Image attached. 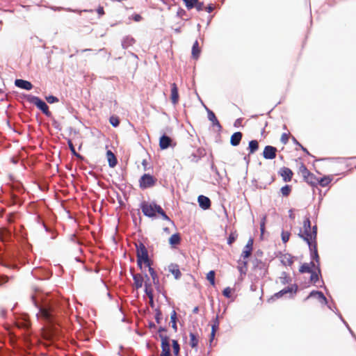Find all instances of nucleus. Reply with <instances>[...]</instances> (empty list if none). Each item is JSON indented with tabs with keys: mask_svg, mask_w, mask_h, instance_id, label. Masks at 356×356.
<instances>
[{
	"mask_svg": "<svg viewBox=\"0 0 356 356\" xmlns=\"http://www.w3.org/2000/svg\"><path fill=\"white\" fill-rule=\"evenodd\" d=\"M140 208L143 213L149 218H155L156 213L161 215L165 220H170L169 217L164 212L161 206L156 204L154 202H149L143 201L140 204Z\"/></svg>",
	"mask_w": 356,
	"mask_h": 356,
	"instance_id": "obj_2",
	"label": "nucleus"
},
{
	"mask_svg": "<svg viewBox=\"0 0 356 356\" xmlns=\"http://www.w3.org/2000/svg\"><path fill=\"white\" fill-rule=\"evenodd\" d=\"M159 337L161 340V356H170V345L169 338L163 334H160Z\"/></svg>",
	"mask_w": 356,
	"mask_h": 356,
	"instance_id": "obj_7",
	"label": "nucleus"
},
{
	"mask_svg": "<svg viewBox=\"0 0 356 356\" xmlns=\"http://www.w3.org/2000/svg\"><path fill=\"white\" fill-rule=\"evenodd\" d=\"M277 149L275 147L267 145L265 147L263 156L266 159H273L276 156Z\"/></svg>",
	"mask_w": 356,
	"mask_h": 356,
	"instance_id": "obj_11",
	"label": "nucleus"
},
{
	"mask_svg": "<svg viewBox=\"0 0 356 356\" xmlns=\"http://www.w3.org/2000/svg\"><path fill=\"white\" fill-rule=\"evenodd\" d=\"M51 9L54 11H60L61 10H63L64 8L62 7H51Z\"/></svg>",
	"mask_w": 356,
	"mask_h": 356,
	"instance_id": "obj_60",
	"label": "nucleus"
},
{
	"mask_svg": "<svg viewBox=\"0 0 356 356\" xmlns=\"http://www.w3.org/2000/svg\"><path fill=\"white\" fill-rule=\"evenodd\" d=\"M181 238L179 234H172L169 238V243L172 245H178L180 243Z\"/></svg>",
	"mask_w": 356,
	"mask_h": 356,
	"instance_id": "obj_31",
	"label": "nucleus"
},
{
	"mask_svg": "<svg viewBox=\"0 0 356 356\" xmlns=\"http://www.w3.org/2000/svg\"><path fill=\"white\" fill-rule=\"evenodd\" d=\"M280 258L281 263L284 266H291L293 263V257L290 254H282Z\"/></svg>",
	"mask_w": 356,
	"mask_h": 356,
	"instance_id": "obj_20",
	"label": "nucleus"
},
{
	"mask_svg": "<svg viewBox=\"0 0 356 356\" xmlns=\"http://www.w3.org/2000/svg\"><path fill=\"white\" fill-rule=\"evenodd\" d=\"M332 181V179L329 177H324L321 179H318V184H320L321 186L325 187L327 186L330 181Z\"/></svg>",
	"mask_w": 356,
	"mask_h": 356,
	"instance_id": "obj_34",
	"label": "nucleus"
},
{
	"mask_svg": "<svg viewBox=\"0 0 356 356\" xmlns=\"http://www.w3.org/2000/svg\"><path fill=\"white\" fill-rule=\"evenodd\" d=\"M195 7L196 8L197 10L201 11L204 9V5L202 2H198L195 3Z\"/></svg>",
	"mask_w": 356,
	"mask_h": 356,
	"instance_id": "obj_52",
	"label": "nucleus"
},
{
	"mask_svg": "<svg viewBox=\"0 0 356 356\" xmlns=\"http://www.w3.org/2000/svg\"><path fill=\"white\" fill-rule=\"evenodd\" d=\"M237 234L236 233H231L227 238V243L232 245L236 240Z\"/></svg>",
	"mask_w": 356,
	"mask_h": 356,
	"instance_id": "obj_45",
	"label": "nucleus"
},
{
	"mask_svg": "<svg viewBox=\"0 0 356 356\" xmlns=\"http://www.w3.org/2000/svg\"><path fill=\"white\" fill-rule=\"evenodd\" d=\"M135 40L132 37L127 36L122 41V46L124 49H127L134 43Z\"/></svg>",
	"mask_w": 356,
	"mask_h": 356,
	"instance_id": "obj_28",
	"label": "nucleus"
},
{
	"mask_svg": "<svg viewBox=\"0 0 356 356\" xmlns=\"http://www.w3.org/2000/svg\"><path fill=\"white\" fill-rule=\"evenodd\" d=\"M145 293L147 294V296L149 297V298L152 300V298H153V293H152V291L151 289L149 288V286L147 283H145Z\"/></svg>",
	"mask_w": 356,
	"mask_h": 356,
	"instance_id": "obj_44",
	"label": "nucleus"
},
{
	"mask_svg": "<svg viewBox=\"0 0 356 356\" xmlns=\"http://www.w3.org/2000/svg\"><path fill=\"white\" fill-rule=\"evenodd\" d=\"M291 192V186L286 185L281 188V193L284 196H288Z\"/></svg>",
	"mask_w": 356,
	"mask_h": 356,
	"instance_id": "obj_41",
	"label": "nucleus"
},
{
	"mask_svg": "<svg viewBox=\"0 0 356 356\" xmlns=\"http://www.w3.org/2000/svg\"><path fill=\"white\" fill-rule=\"evenodd\" d=\"M305 180L312 186H316L318 184V178H316L311 172L307 175V177L305 178Z\"/></svg>",
	"mask_w": 356,
	"mask_h": 356,
	"instance_id": "obj_29",
	"label": "nucleus"
},
{
	"mask_svg": "<svg viewBox=\"0 0 356 356\" xmlns=\"http://www.w3.org/2000/svg\"><path fill=\"white\" fill-rule=\"evenodd\" d=\"M176 318H177V314H176L175 311H173L172 313L171 314L170 321L172 323V327L175 331H177V330Z\"/></svg>",
	"mask_w": 356,
	"mask_h": 356,
	"instance_id": "obj_38",
	"label": "nucleus"
},
{
	"mask_svg": "<svg viewBox=\"0 0 356 356\" xmlns=\"http://www.w3.org/2000/svg\"><path fill=\"white\" fill-rule=\"evenodd\" d=\"M106 156L109 166L111 168L115 167L118 163L115 154L111 150H108L106 152Z\"/></svg>",
	"mask_w": 356,
	"mask_h": 356,
	"instance_id": "obj_23",
	"label": "nucleus"
},
{
	"mask_svg": "<svg viewBox=\"0 0 356 356\" xmlns=\"http://www.w3.org/2000/svg\"><path fill=\"white\" fill-rule=\"evenodd\" d=\"M310 298H316L319 302L323 305H327V300L323 293L321 291H312L310 292L309 296L305 299V300H308Z\"/></svg>",
	"mask_w": 356,
	"mask_h": 356,
	"instance_id": "obj_10",
	"label": "nucleus"
},
{
	"mask_svg": "<svg viewBox=\"0 0 356 356\" xmlns=\"http://www.w3.org/2000/svg\"><path fill=\"white\" fill-rule=\"evenodd\" d=\"M171 143L172 139L164 134L160 138L159 147L161 149H168L171 145Z\"/></svg>",
	"mask_w": 356,
	"mask_h": 356,
	"instance_id": "obj_15",
	"label": "nucleus"
},
{
	"mask_svg": "<svg viewBox=\"0 0 356 356\" xmlns=\"http://www.w3.org/2000/svg\"><path fill=\"white\" fill-rule=\"evenodd\" d=\"M198 203L200 207L204 210L209 209L211 207V200L204 195L198 197Z\"/></svg>",
	"mask_w": 356,
	"mask_h": 356,
	"instance_id": "obj_16",
	"label": "nucleus"
},
{
	"mask_svg": "<svg viewBox=\"0 0 356 356\" xmlns=\"http://www.w3.org/2000/svg\"><path fill=\"white\" fill-rule=\"evenodd\" d=\"M279 279L280 282L283 284L289 283V277L288 276V274L286 272H282Z\"/></svg>",
	"mask_w": 356,
	"mask_h": 356,
	"instance_id": "obj_36",
	"label": "nucleus"
},
{
	"mask_svg": "<svg viewBox=\"0 0 356 356\" xmlns=\"http://www.w3.org/2000/svg\"><path fill=\"white\" fill-rule=\"evenodd\" d=\"M289 212V218L291 219H294L295 218V215L293 213V210L290 209Z\"/></svg>",
	"mask_w": 356,
	"mask_h": 356,
	"instance_id": "obj_59",
	"label": "nucleus"
},
{
	"mask_svg": "<svg viewBox=\"0 0 356 356\" xmlns=\"http://www.w3.org/2000/svg\"><path fill=\"white\" fill-rule=\"evenodd\" d=\"M185 3L186 6L188 9H191L195 7V3H197V0H183Z\"/></svg>",
	"mask_w": 356,
	"mask_h": 356,
	"instance_id": "obj_39",
	"label": "nucleus"
},
{
	"mask_svg": "<svg viewBox=\"0 0 356 356\" xmlns=\"http://www.w3.org/2000/svg\"><path fill=\"white\" fill-rule=\"evenodd\" d=\"M146 266L148 267V270H149V273L152 278L153 283L155 285H159V277H158L157 274H156V271L154 270V269L151 267V264H149V266Z\"/></svg>",
	"mask_w": 356,
	"mask_h": 356,
	"instance_id": "obj_27",
	"label": "nucleus"
},
{
	"mask_svg": "<svg viewBox=\"0 0 356 356\" xmlns=\"http://www.w3.org/2000/svg\"><path fill=\"white\" fill-rule=\"evenodd\" d=\"M31 300L37 309V319L45 323H53L55 321V310L48 294L40 289H35L31 294Z\"/></svg>",
	"mask_w": 356,
	"mask_h": 356,
	"instance_id": "obj_1",
	"label": "nucleus"
},
{
	"mask_svg": "<svg viewBox=\"0 0 356 356\" xmlns=\"http://www.w3.org/2000/svg\"><path fill=\"white\" fill-rule=\"evenodd\" d=\"M258 148H259V144L257 140H252L250 141L248 149L250 150V154H253L254 152H256L258 149Z\"/></svg>",
	"mask_w": 356,
	"mask_h": 356,
	"instance_id": "obj_33",
	"label": "nucleus"
},
{
	"mask_svg": "<svg viewBox=\"0 0 356 356\" xmlns=\"http://www.w3.org/2000/svg\"><path fill=\"white\" fill-rule=\"evenodd\" d=\"M190 346L192 347V348H196L198 345V339L197 337V336L194 334V333H192L191 332L190 334Z\"/></svg>",
	"mask_w": 356,
	"mask_h": 356,
	"instance_id": "obj_32",
	"label": "nucleus"
},
{
	"mask_svg": "<svg viewBox=\"0 0 356 356\" xmlns=\"http://www.w3.org/2000/svg\"><path fill=\"white\" fill-rule=\"evenodd\" d=\"M46 100L49 104L56 103L59 101L56 97L53 96V95H49V96L46 97Z\"/></svg>",
	"mask_w": 356,
	"mask_h": 356,
	"instance_id": "obj_46",
	"label": "nucleus"
},
{
	"mask_svg": "<svg viewBox=\"0 0 356 356\" xmlns=\"http://www.w3.org/2000/svg\"><path fill=\"white\" fill-rule=\"evenodd\" d=\"M299 147H300L302 149V151H303V152H305L306 154H309V152L307 151V149L306 148H305L302 145H301V146H299Z\"/></svg>",
	"mask_w": 356,
	"mask_h": 356,
	"instance_id": "obj_63",
	"label": "nucleus"
},
{
	"mask_svg": "<svg viewBox=\"0 0 356 356\" xmlns=\"http://www.w3.org/2000/svg\"><path fill=\"white\" fill-rule=\"evenodd\" d=\"M293 140L296 145H297L298 146H301V144L298 143L294 137H293Z\"/></svg>",
	"mask_w": 356,
	"mask_h": 356,
	"instance_id": "obj_64",
	"label": "nucleus"
},
{
	"mask_svg": "<svg viewBox=\"0 0 356 356\" xmlns=\"http://www.w3.org/2000/svg\"><path fill=\"white\" fill-rule=\"evenodd\" d=\"M165 330H165V327H160L159 328V330H158V332H159V335H160V334H161V332H165Z\"/></svg>",
	"mask_w": 356,
	"mask_h": 356,
	"instance_id": "obj_62",
	"label": "nucleus"
},
{
	"mask_svg": "<svg viewBox=\"0 0 356 356\" xmlns=\"http://www.w3.org/2000/svg\"><path fill=\"white\" fill-rule=\"evenodd\" d=\"M133 280L134 282V285L137 289L143 286L144 279L141 274H133Z\"/></svg>",
	"mask_w": 356,
	"mask_h": 356,
	"instance_id": "obj_22",
	"label": "nucleus"
},
{
	"mask_svg": "<svg viewBox=\"0 0 356 356\" xmlns=\"http://www.w3.org/2000/svg\"><path fill=\"white\" fill-rule=\"evenodd\" d=\"M206 9H207V11L208 13H211V12L213 11V7L212 6H211V5H210V6H209L208 7H207V8H206Z\"/></svg>",
	"mask_w": 356,
	"mask_h": 356,
	"instance_id": "obj_61",
	"label": "nucleus"
},
{
	"mask_svg": "<svg viewBox=\"0 0 356 356\" xmlns=\"http://www.w3.org/2000/svg\"><path fill=\"white\" fill-rule=\"evenodd\" d=\"M288 140H289V134H287L286 133L282 134V136H281V142L283 144H286L288 143Z\"/></svg>",
	"mask_w": 356,
	"mask_h": 356,
	"instance_id": "obj_49",
	"label": "nucleus"
},
{
	"mask_svg": "<svg viewBox=\"0 0 356 356\" xmlns=\"http://www.w3.org/2000/svg\"><path fill=\"white\" fill-rule=\"evenodd\" d=\"M156 179L149 174L143 175L140 179V186L142 188H149L154 185Z\"/></svg>",
	"mask_w": 356,
	"mask_h": 356,
	"instance_id": "obj_6",
	"label": "nucleus"
},
{
	"mask_svg": "<svg viewBox=\"0 0 356 356\" xmlns=\"http://www.w3.org/2000/svg\"><path fill=\"white\" fill-rule=\"evenodd\" d=\"M68 145H69V147H70V150L72 152V153L76 155V156H79V155L78 154H76V151H75V149L73 146V144L71 141H69L68 143Z\"/></svg>",
	"mask_w": 356,
	"mask_h": 356,
	"instance_id": "obj_54",
	"label": "nucleus"
},
{
	"mask_svg": "<svg viewBox=\"0 0 356 356\" xmlns=\"http://www.w3.org/2000/svg\"><path fill=\"white\" fill-rule=\"evenodd\" d=\"M168 270L174 275L176 280L179 279L181 276L179 266L176 264H170L168 266Z\"/></svg>",
	"mask_w": 356,
	"mask_h": 356,
	"instance_id": "obj_18",
	"label": "nucleus"
},
{
	"mask_svg": "<svg viewBox=\"0 0 356 356\" xmlns=\"http://www.w3.org/2000/svg\"><path fill=\"white\" fill-rule=\"evenodd\" d=\"M300 170L304 177V179L307 177V175L310 173V172L307 169V168L305 165H302L300 168Z\"/></svg>",
	"mask_w": 356,
	"mask_h": 356,
	"instance_id": "obj_50",
	"label": "nucleus"
},
{
	"mask_svg": "<svg viewBox=\"0 0 356 356\" xmlns=\"http://www.w3.org/2000/svg\"><path fill=\"white\" fill-rule=\"evenodd\" d=\"M281 236L283 243H285L288 242L289 240L290 233L289 232L282 231Z\"/></svg>",
	"mask_w": 356,
	"mask_h": 356,
	"instance_id": "obj_43",
	"label": "nucleus"
},
{
	"mask_svg": "<svg viewBox=\"0 0 356 356\" xmlns=\"http://www.w3.org/2000/svg\"><path fill=\"white\" fill-rule=\"evenodd\" d=\"M16 326L19 328L29 329L31 326V323L27 314H22L15 320Z\"/></svg>",
	"mask_w": 356,
	"mask_h": 356,
	"instance_id": "obj_8",
	"label": "nucleus"
},
{
	"mask_svg": "<svg viewBox=\"0 0 356 356\" xmlns=\"http://www.w3.org/2000/svg\"><path fill=\"white\" fill-rule=\"evenodd\" d=\"M109 121L112 126L114 127H117L120 124V120L118 118L115 116H111L109 119Z\"/></svg>",
	"mask_w": 356,
	"mask_h": 356,
	"instance_id": "obj_42",
	"label": "nucleus"
},
{
	"mask_svg": "<svg viewBox=\"0 0 356 356\" xmlns=\"http://www.w3.org/2000/svg\"><path fill=\"white\" fill-rule=\"evenodd\" d=\"M172 348H173V353L175 355L178 356L180 350L179 344L178 343L177 341L172 340Z\"/></svg>",
	"mask_w": 356,
	"mask_h": 356,
	"instance_id": "obj_37",
	"label": "nucleus"
},
{
	"mask_svg": "<svg viewBox=\"0 0 356 356\" xmlns=\"http://www.w3.org/2000/svg\"><path fill=\"white\" fill-rule=\"evenodd\" d=\"M97 12L98 13V15L99 16H102L103 15H104V8L103 7H99L97 9Z\"/></svg>",
	"mask_w": 356,
	"mask_h": 356,
	"instance_id": "obj_56",
	"label": "nucleus"
},
{
	"mask_svg": "<svg viewBox=\"0 0 356 356\" xmlns=\"http://www.w3.org/2000/svg\"><path fill=\"white\" fill-rule=\"evenodd\" d=\"M1 280H0V285L3 284V283H6L8 282V277L7 276H1L0 277Z\"/></svg>",
	"mask_w": 356,
	"mask_h": 356,
	"instance_id": "obj_55",
	"label": "nucleus"
},
{
	"mask_svg": "<svg viewBox=\"0 0 356 356\" xmlns=\"http://www.w3.org/2000/svg\"><path fill=\"white\" fill-rule=\"evenodd\" d=\"M232 291V289L230 287H226L223 290L222 294H223L224 296H225L226 298H229L231 297Z\"/></svg>",
	"mask_w": 356,
	"mask_h": 356,
	"instance_id": "obj_47",
	"label": "nucleus"
},
{
	"mask_svg": "<svg viewBox=\"0 0 356 356\" xmlns=\"http://www.w3.org/2000/svg\"><path fill=\"white\" fill-rule=\"evenodd\" d=\"M207 279L212 286H215V272L213 270H211L207 273Z\"/></svg>",
	"mask_w": 356,
	"mask_h": 356,
	"instance_id": "obj_35",
	"label": "nucleus"
},
{
	"mask_svg": "<svg viewBox=\"0 0 356 356\" xmlns=\"http://www.w3.org/2000/svg\"><path fill=\"white\" fill-rule=\"evenodd\" d=\"M310 266L316 268V264L313 261H311L309 264H307V263L303 264L300 268V270H299L300 272L302 273H311L312 269H311Z\"/></svg>",
	"mask_w": 356,
	"mask_h": 356,
	"instance_id": "obj_26",
	"label": "nucleus"
},
{
	"mask_svg": "<svg viewBox=\"0 0 356 356\" xmlns=\"http://www.w3.org/2000/svg\"><path fill=\"white\" fill-rule=\"evenodd\" d=\"M280 174L284 181H290L293 175L292 171L289 168L285 167L281 168Z\"/></svg>",
	"mask_w": 356,
	"mask_h": 356,
	"instance_id": "obj_19",
	"label": "nucleus"
},
{
	"mask_svg": "<svg viewBox=\"0 0 356 356\" xmlns=\"http://www.w3.org/2000/svg\"><path fill=\"white\" fill-rule=\"evenodd\" d=\"M242 136H243V135H242L241 132H239V131L235 132L231 136V138H230L231 145L232 146L238 145L241 140Z\"/></svg>",
	"mask_w": 356,
	"mask_h": 356,
	"instance_id": "obj_21",
	"label": "nucleus"
},
{
	"mask_svg": "<svg viewBox=\"0 0 356 356\" xmlns=\"http://www.w3.org/2000/svg\"><path fill=\"white\" fill-rule=\"evenodd\" d=\"M219 327V320L218 316L217 315L216 318L213 321V324L211 326V341L213 340L215 333Z\"/></svg>",
	"mask_w": 356,
	"mask_h": 356,
	"instance_id": "obj_30",
	"label": "nucleus"
},
{
	"mask_svg": "<svg viewBox=\"0 0 356 356\" xmlns=\"http://www.w3.org/2000/svg\"><path fill=\"white\" fill-rule=\"evenodd\" d=\"M15 85L19 88L26 90H31L33 88V84L30 81L24 79H16Z\"/></svg>",
	"mask_w": 356,
	"mask_h": 356,
	"instance_id": "obj_13",
	"label": "nucleus"
},
{
	"mask_svg": "<svg viewBox=\"0 0 356 356\" xmlns=\"http://www.w3.org/2000/svg\"><path fill=\"white\" fill-rule=\"evenodd\" d=\"M200 48L198 42L196 40L192 47V57L194 59H197L200 55Z\"/></svg>",
	"mask_w": 356,
	"mask_h": 356,
	"instance_id": "obj_24",
	"label": "nucleus"
},
{
	"mask_svg": "<svg viewBox=\"0 0 356 356\" xmlns=\"http://www.w3.org/2000/svg\"><path fill=\"white\" fill-rule=\"evenodd\" d=\"M252 245H253V240L252 238H250L245 245L241 256L245 259L250 256L252 251Z\"/></svg>",
	"mask_w": 356,
	"mask_h": 356,
	"instance_id": "obj_17",
	"label": "nucleus"
},
{
	"mask_svg": "<svg viewBox=\"0 0 356 356\" xmlns=\"http://www.w3.org/2000/svg\"><path fill=\"white\" fill-rule=\"evenodd\" d=\"M304 233L298 234L300 238L305 241L307 245L316 242L317 236V227L314 226L311 227V222L309 218H307L303 222Z\"/></svg>",
	"mask_w": 356,
	"mask_h": 356,
	"instance_id": "obj_3",
	"label": "nucleus"
},
{
	"mask_svg": "<svg viewBox=\"0 0 356 356\" xmlns=\"http://www.w3.org/2000/svg\"><path fill=\"white\" fill-rule=\"evenodd\" d=\"M311 253V258L316 261L317 263L316 265V270H318V273H320V266H319V256L318 254L317 250V246H316V242H314L310 243V245H308Z\"/></svg>",
	"mask_w": 356,
	"mask_h": 356,
	"instance_id": "obj_9",
	"label": "nucleus"
},
{
	"mask_svg": "<svg viewBox=\"0 0 356 356\" xmlns=\"http://www.w3.org/2000/svg\"><path fill=\"white\" fill-rule=\"evenodd\" d=\"M26 99L29 103L35 105L47 117L51 115L47 104L39 97L29 95L26 97Z\"/></svg>",
	"mask_w": 356,
	"mask_h": 356,
	"instance_id": "obj_5",
	"label": "nucleus"
},
{
	"mask_svg": "<svg viewBox=\"0 0 356 356\" xmlns=\"http://www.w3.org/2000/svg\"><path fill=\"white\" fill-rule=\"evenodd\" d=\"M204 107L207 111L209 120L212 122V125L213 127H217L218 131H220L222 129V126L220 125L219 121L216 118L214 113L212 111H211L209 108H208L206 106H204Z\"/></svg>",
	"mask_w": 356,
	"mask_h": 356,
	"instance_id": "obj_12",
	"label": "nucleus"
},
{
	"mask_svg": "<svg viewBox=\"0 0 356 356\" xmlns=\"http://www.w3.org/2000/svg\"><path fill=\"white\" fill-rule=\"evenodd\" d=\"M211 170L213 172H214L216 175H219L217 168L213 164L211 165Z\"/></svg>",
	"mask_w": 356,
	"mask_h": 356,
	"instance_id": "obj_57",
	"label": "nucleus"
},
{
	"mask_svg": "<svg viewBox=\"0 0 356 356\" xmlns=\"http://www.w3.org/2000/svg\"><path fill=\"white\" fill-rule=\"evenodd\" d=\"M170 99L173 105H176L179 102L178 88L175 83L171 84Z\"/></svg>",
	"mask_w": 356,
	"mask_h": 356,
	"instance_id": "obj_14",
	"label": "nucleus"
},
{
	"mask_svg": "<svg viewBox=\"0 0 356 356\" xmlns=\"http://www.w3.org/2000/svg\"><path fill=\"white\" fill-rule=\"evenodd\" d=\"M136 245L138 266L141 268L143 262L145 266H149L151 262L149 259L148 252L145 245L143 243H139Z\"/></svg>",
	"mask_w": 356,
	"mask_h": 356,
	"instance_id": "obj_4",
	"label": "nucleus"
},
{
	"mask_svg": "<svg viewBox=\"0 0 356 356\" xmlns=\"http://www.w3.org/2000/svg\"><path fill=\"white\" fill-rule=\"evenodd\" d=\"M339 317L340 318V319L343 321V323L346 325V326L347 327V328L348 329V330L350 331V334L354 336V334L353 332V331L351 330V329L350 328V327L348 326V323L343 320V317L341 316V315L340 314H338Z\"/></svg>",
	"mask_w": 356,
	"mask_h": 356,
	"instance_id": "obj_53",
	"label": "nucleus"
},
{
	"mask_svg": "<svg viewBox=\"0 0 356 356\" xmlns=\"http://www.w3.org/2000/svg\"><path fill=\"white\" fill-rule=\"evenodd\" d=\"M266 218V216H264L260 223V230L262 234L264 232Z\"/></svg>",
	"mask_w": 356,
	"mask_h": 356,
	"instance_id": "obj_51",
	"label": "nucleus"
},
{
	"mask_svg": "<svg viewBox=\"0 0 356 356\" xmlns=\"http://www.w3.org/2000/svg\"><path fill=\"white\" fill-rule=\"evenodd\" d=\"M288 293H289L291 295L293 293V288L292 287L287 286V287L283 289L282 290L280 291L279 292L275 293L274 297L275 298H280L282 297L283 296L288 294Z\"/></svg>",
	"mask_w": 356,
	"mask_h": 356,
	"instance_id": "obj_25",
	"label": "nucleus"
},
{
	"mask_svg": "<svg viewBox=\"0 0 356 356\" xmlns=\"http://www.w3.org/2000/svg\"><path fill=\"white\" fill-rule=\"evenodd\" d=\"M317 271H318V270H317ZM310 273H311L310 280L313 283H316L318 280V274H320L321 272L318 273V272L312 270V272Z\"/></svg>",
	"mask_w": 356,
	"mask_h": 356,
	"instance_id": "obj_40",
	"label": "nucleus"
},
{
	"mask_svg": "<svg viewBox=\"0 0 356 356\" xmlns=\"http://www.w3.org/2000/svg\"><path fill=\"white\" fill-rule=\"evenodd\" d=\"M141 16L140 15H136L134 17V20L136 22H139L141 19Z\"/></svg>",
	"mask_w": 356,
	"mask_h": 356,
	"instance_id": "obj_58",
	"label": "nucleus"
},
{
	"mask_svg": "<svg viewBox=\"0 0 356 356\" xmlns=\"http://www.w3.org/2000/svg\"><path fill=\"white\" fill-rule=\"evenodd\" d=\"M161 317H162L161 312L159 309H156V313H155V319H156V321L157 323H160Z\"/></svg>",
	"mask_w": 356,
	"mask_h": 356,
	"instance_id": "obj_48",
	"label": "nucleus"
}]
</instances>
